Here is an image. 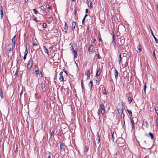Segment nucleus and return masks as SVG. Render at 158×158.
Masks as SVG:
<instances>
[{
    "label": "nucleus",
    "mask_w": 158,
    "mask_h": 158,
    "mask_svg": "<svg viewBox=\"0 0 158 158\" xmlns=\"http://www.w3.org/2000/svg\"><path fill=\"white\" fill-rule=\"evenodd\" d=\"M76 13H77V9H76V8H75L74 9V14L75 15H76Z\"/></svg>",
    "instance_id": "53"
},
{
    "label": "nucleus",
    "mask_w": 158,
    "mask_h": 158,
    "mask_svg": "<svg viewBox=\"0 0 158 158\" xmlns=\"http://www.w3.org/2000/svg\"><path fill=\"white\" fill-rule=\"evenodd\" d=\"M73 54H74V58H75L77 57V52L75 50H73Z\"/></svg>",
    "instance_id": "15"
},
{
    "label": "nucleus",
    "mask_w": 158,
    "mask_h": 158,
    "mask_svg": "<svg viewBox=\"0 0 158 158\" xmlns=\"http://www.w3.org/2000/svg\"><path fill=\"white\" fill-rule=\"evenodd\" d=\"M156 122L157 123V126H158V117H157L156 118Z\"/></svg>",
    "instance_id": "39"
},
{
    "label": "nucleus",
    "mask_w": 158,
    "mask_h": 158,
    "mask_svg": "<svg viewBox=\"0 0 158 158\" xmlns=\"http://www.w3.org/2000/svg\"><path fill=\"white\" fill-rule=\"evenodd\" d=\"M87 16V15L86 14L83 18H85H85Z\"/></svg>",
    "instance_id": "60"
},
{
    "label": "nucleus",
    "mask_w": 158,
    "mask_h": 158,
    "mask_svg": "<svg viewBox=\"0 0 158 158\" xmlns=\"http://www.w3.org/2000/svg\"><path fill=\"white\" fill-rule=\"evenodd\" d=\"M63 147V145L62 144H60V149H61Z\"/></svg>",
    "instance_id": "42"
},
{
    "label": "nucleus",
    "mask_w": 158,
    "mask_h": 158,
    "mask_svg": "<svg viewBox=\"0 0 158 158\" xmlns=\"http://www.w3.org/2000/svg\"><path fill=\"white\" fill-rule=\"evenodd\" d=\"M146 83L145 82L144 83V92L145 94H146Z\"/></svg>",
    "instance_id": "29"
},
{
    "label": "nucleus",
    "mask_w": 158,
    "mask_h": 158,
    "mask_svg": "<svg viewBox=\"0 0 158 158\" xmlns=\"http://www.w3.org/2000/svg\"><path fill=\"white\" fill-rule=\"evenodd\" d=\"M127 111L128 112L129 114L131 116H132V112L131 110H129L128 109H127Z\"/></svg>",
    "instance_id": "27"
},
{
    "label": "nucleus",
    "mask_w": 158,
    "mask_h": 158,
    "mask_svg": "<svg viewBox=\"0 0 158 158\" xmlns=\"http://www.w3.org/2000/svg\"><path fill=\"white\" fill-rule=\"evenodd\" d=\"M33 46L37 45V44L35 43H33Z\"/></svg>",
    "instance_id": "59"
},
{
    "label": "nucleus",
    "mask_w": 158,
    "mask_h": 158,
    "mask_svg": "<svg viewBox=\"0 0 158 158\" xmlns=\"http://www.w3.org/2000/svg\"><path fill=\"white\" fill-rule=\"evenodd\" d=\"M54 134V132L53 131H52L51 132L50 135L51 136H52Z\"/></svg>",
    "instance_id": "44"
},
{
    "label": "nucleus",
    "mask_w": 158,
    "mask_h": 158,
    "mask_svg": "<svg viewBox=\"0 0 158 158\" xmlns=\"http://www.w3.org/2000/svg\"><path fill=\"white\" fill-rule=\"evenodd\" d=\"M0 96L2 98H3V93L2 92V90L1 89H0Z\"/></svg>",
    "instance_id": "36"
},
{
    "label": "nucleus",
    "mask_w": 158,
    "mask_h": 158,
    "mask_svg": "<svg viewBox=\"0 0 158 158\" xmlns=\"http://www.w3.org/2000/svg\"><path fill=\"white\" fill-rule=\"evenodd\" d=\"M78 60H76L75 61V64H76L77 67H78Z\"/></svg>",
    "instance_id": "38"
},
{
    "label": "nucleus",
    "mask_w": 158,
    "mask_h": 158,
    "mask_svg": "<svg viewBox=\"0 0 158 158\" xmlns=\"http://www.w3.org/2000/svg\"><path fill=\"white\" fill-rule=\"evenodd\" d=\"M112 43L113 44V45L114 47H115V46H116V42H113V43Z\"/></svg>",
    "instance_id": "54"
},
{
    "label": "nucleus",
    "mask_w": 158,
    "mask_h": 158,
    "mask_svg": "<svg viewBox=\"0 0 158 158\" xmlns=\"http://www.w3.org/2000/svg\"><path fill=\"white\" fill-rule=\"evenodd\" d=\"M18 71H19V70H18V69H17L16 71V72L15 73V75H16V76H17V74H18Z\"/></svg>",
    "instance_id": "48"
},
{
    "label": "nucleus",
    "mask_w": 158,
    "mask_h": 158,
    "mask_svg": "<svg viewBox=\"0 0 158 158\" xmlns=\"http://www.w3.org/2000/svg\"><path fill=\"white\" fill-rule=\"evenodd\" d=\"M84 148H85V150H84L85 152H87V151L89 149L88 147H85Z\"/></svg>",
    "instance_id": "37"
},
{
    "label": "nucleus",
    "mask_w": 158,
    "mask_h": 158,
    "mask_svg": "<svg viewBox=\"0 0 158 158\" xmlns=\"http://www.w3.org/2000/svg\"><path fill=\"white\" fill-rule=\"evenodd\" d=\"M111 139L112 140V142H114V132L111 131Z\"/></svg>",
    "instance_id": "18"
},
{
    "label": "nucleus",
    "mask_w": 158,
    "mask_h": 158,
    "mask_svg": "<svg viewBox=\"0 0 158 158\" xmlns=\"http://www.w3.org/2000/svg\"><path fill=\"white\" fill-rule=\"evenodd\" d=\"M115 42V37L114 36V35L113 33V37H112V43Z\"/></svg>",
    "instance_id": "22"
},
{
    "label": "nucleus",
    "mask_w": 158,
    "mask_h": 158,
    "mask_svg": "<svg viewBox=\"0 0 158 158\" xmlns=\"http://www.w3.org/2000/svg\"><path fill=\"white\" fill-rule=\"evenodd\" d=\"M93 82L92 81H90L89 83L88 84V86L89 87V89L90 90H91L93 86Z\"/></svg>",
    "instance_id": "6"
},
{
    "label": "nucleus",
    "mask_w": 158,
    "mask_h": 158,
    "mask_svg": "<svg viewBox=\"0 0 158 158\" xmlns=\"http://www.w3.org/2000/svg\"><path fill=\"white\" fill-rule=\"evenodd\" d=\"M27 53H28V51H27V47H26V50H25V54H26V55H27Z\"/></svg>",
    "instance_id": "46"
},
{
    "label": "nucleus",
    "mask_w": 158,
    "mask_h": 158,
    "mask_svg": "<svg viewBox=\"0 0 158 158\" xmlns=\"http://www.w3.org/2000/svg\"><path fill=\"white\" fill-rule=\"evenodd\" d=\"M27 55H26V54H24V57H23L24 59L25 60L26 59V57H27Z\"/></svg>",
    "instance_id": "51"
},
{
    "label": "nucleus",
    "mask_w": 158,
    "mask_h": 158,
    "mask_svg": "<svg viewBox=\"0 0 158 158\" xmlns=\"http://www.w3.org/2000/svg\"><path fill=\"white\" fill-rule=\"evenodd\" d=\"M3 9L2 6H1L0 7V11H3Z\"/></svg>",
    "instance_id": "55"
},
{
    "label": "nucleus",
    "mask_w": 158,
    "mask_h": 158,
    "mask_svg": "<svg viewBox=\"0 0 158 158\" xmlns=\"http://www.w3.org/2000/svg\"><path fill=\"white\" fill-rule=\"evenodd\" d=\"M121 105L122 106L121 108H122V111L123 110H124L125 109V108H124V103H123V102H121Z\"/></svg>",
    "instance_id": "17"
},
{
    "label": "nucleus",
    "mask_w": 158,
    "mask_h": 158,
    "mask_svg": "<svg viewBox=\"0 0 158 158\" xmlns=\"http://www.w3.org/2000/svg\"><path fill=\"white\" fill-rule=\"evenodd\" d=\"M85 18H83L82 19V23L83 24H85Z\"/></svg>",
    "instance_id": "47"
},
{
    "label": "nucleus",
    "mask_w": 158,
    "mask_h": 158,
    "mask_svg": "<svg viewBox=\"0 0 158 158\" xmlns=\"http://www.w3.org/2000/svg\"><path fill=\"white\" fill-rule=\"evenodd\" d=\"M132 98L131 97H129L128 98V101H129L131 103L132 101Z\"/></svg>",
    "instance_id": "28"
},
{
    "label": "nucleus",
    "mask_w": 158,
    "mask_h": 158,
    "mask_svg": "<svg viewBox=\"0 0 158 158\" xmlns=\"http://www.w3.org/2000/svg\"><path fill=\"white\" fill-rule=\"evenodd\" d=\"M33 64V61L32 60H30L28 62V64L27 65V69H29L31 68Z\"/></svg>",
    "instance_id": "2"
},
{
    "label": "nucleus",
    "mask_w": 158,
    "mask_h": 158,
    "mask_svg": "<svg viewBox=\"0 0 158 158\" xmlns=\"http://www.w3.org/2000/svg\"><path fill=\"white\" fill-rule=\"evenodd\" d=\"M41 9L42 10H45V8L43 6H41Z\"/></svg>",
    "instance_id": "43"
},
{
    "label": "nucleus",
    "mask_w": 158,
    "mask_h": 158,
    "mask_svg": "<svg viewBox=\"0 0 158 158\" xmlns=\"http://www.w3.org/2000/svg\"><path fill=\"white\" fill-rule=\"evenodd\" d=\"M48 8L49 9H51V6H48Z\"/></svg>",
    "instance_id": "62"
},
{
    "label": "nucleus",
    "mask_w": 158,
    "mask_h": 158,
    "mask_svg": "<svg viewBox=\"0 0 158 158\" xmlns=\"http://www.w3.org/2000/svg\"><path fill=\"white\" fill-rule=\"evenodd\" d=\"M20 62V60H18L17 61V63H19V62Z\"/></svg>",
    "instance_id": "63"
},
{
    "label": "nucleus",
    "mask_w": 158,
    "mask_h": 158,
    "mask_svg": "<svg viewBox=\"0 0 158 158\" xmlns=\"http://www.w3.org/2000/svg\"><path fill=\"white\" fill-rule=\"evenodd\" d=\"M0 14L1 15V17L2 18L3 17V11H0Z\"/></svg>",
    "instance_id": "45"
},
{
    "label": "nucleus",
    "mask_w": 158,
    "mask_h": 158,
    "mask_svg": "<svg viewBox=\"0 0 158 158\" xmlns=\"http://www.w3.org/2000/svg\"><path fill=\"white\" fill-rule=\"evenodd\" d=\"M156 114L158 115V106H156L154 108Z\"/></svg>",
    "instance_id": "25"
},
{
    "label": "nucleus",
    "mask_w": 158,
    "mask_h": 158,
    "mask_svg": "<svg viewBox=\"0 0 158 158\" xmlns=\"http://www.w3.org/2000/svg\"><path fill=\"white\" fill-rule=\"evenodd\" d=\"M151 33H152V36H153V37L155 41V42H156V43H158V39L153 34V33L152 30L151 29Z\"/></svg>",
    "instance_id": "13"
},
{
    "label": "nucleus",
    "mask_w": 158,
    "mask_h": 158,
    "mask_svg": "<svg viewBox=\"0 0 158 158\" xmlns=\"http://www.w3.org/2000/svg\"><path fill=\"white\" fill-rule=\"evenodd\" d=\"M64 30L65 31V32H67V30L68 29V27L67 25L65 23V26H64Z\"/></svg>",
    "instance_id": "24"
},
{
    "label": "nucleus",
    "mask_w": 158,
    "mask_h": 158,
    "mask_svg": "<svg viewBox=\"0 0 158 158\" xmlns=\"http://www.w3.org/2000/svg\"><path fill=\"white\" fill-rule=\"evenodd\" d=\"M63 73L62 71L60 73V74H59L60 77H59V80L60 81H64L63 77Z\"/></svg>",
    "instance_id": "3"
},
{
    "label": "nucleus",
    "mask_w": 158,
    "mask_h": 158,
    "mask_svg": "<svg viewBox=\"0 0 158 158\" xmlns=\"http://www.w3.org/2000/svg\"><path fill=\"white\" fill-rule=\"evenodd\" d=\"M47 24L46 23H44L43 24L42 27L43 28H46L47 27Z\"/></svg>",
    "instance_id": "30"
},
{
    "label": "nucleus",
    "mask_w": 158,
    "mask_h": 158,
    "mask_svg": "<svg viewBox=\"0 0 158 158\" xmlns=\"http://www.w3.org/2000/svg\"><path fill=\"white\" fill-rule=\"evenodd\" d=\"M114 75L115 77V78L116 79V80H117V79L118 77V72L117 70L115 69L114 71Z\"/></svg>",
    "instance_id": "5"
},
{
    "label": "nucleus",
    "mask_w": 158,
    "mask_h": 158,
    "mask_svg": "<svg viewBox=\"0 0 158 158\" xmlns=\"http://www.w3.org/2000/svg\"><path fill=\"white\" fill-rule=\"evenodd\" d=\"M105 112V108L103 104L101 103L99 106V109L97 111L98 116L99 117L101 113L103 116Z\"/></svg>",
    "instance_id": "1"
},
{
    "label": "nucleus",
    "mask_w": 158,
    "mask_h": 158,
    "mask_svg": "<svg viewBox=\"0 0 158 158\" xmlns=\"http://www.w3.org/2000/svg\"><path fill=\"white\" fill-rule=\"evenodd\" d=\"M53 47L52 46H51L49 48L50 49H51L52 50L53 49Z\"/></svg>",
    "instance_id": "58"
},
{
    "label": "nucleus",
    "mask_w": 158,
    "mask_h": 158,
    "mask_svg": "<svg viewBox=\"0 0 158 158\" xmlns=\"http://www.w3.org/2000/svg\"><path fill=\"white\" fill-rule=\"evenodd\" d=\"M97 137L96 139V140L97 141V143H99L100 142V137L99 135L97 134Z\"/></svg>",
    "instance_id": "12"
},
{
    "label": "nucleus",
    "mask_w": 158,
    "mask_h": 158,
    "mask_svg": "<svg viewBox=\"0 0 158 158\" xmlns=\"http://www.w3.org/2000/svg\"><path fill=\"white\" fill-rule=\"evenodd\" d=\"M130 119L131 124L132 125V129H133L134 127V122L133 120V118L130 117Z\"/></svg>",
    "instance_id": "7"
},
{
    "label": "nucleus",
    "mask_w": 158,
    "mask_h": 158,
    "mask_svg": "<svg viewBox=\"0 0 158 158\" xmlns=\"http://www.w3.org/2000/svg\"><path fill=\"white\" fill-rule=\"evenodd\" d=\"M88 9H86L85 10V13L86 14L88 13Z\"/></svg>",
    "instance_id": "56"
},
{
    "label": "nucleus",
    "mask_w": 158,
    "mask_h": 158,
    "mask_svg": "<svg viewBox=\"0 0 158 158\" xmlns=\"http://www.w3.org/2000/svg\"><path fill=\"white\" fill-rule=\"evenodd\" d=\"M33 20H34V21H35L36 22H38V21L37 20V19L36 17L33 18Z\"/></svg>",
    "instance_id": "41"
},
{
    "label": "nucleus",
    "mask_w": 158,
    "mask_h": 158,
    "mask_svg": "<svg viewBox=\"0 0 158 158\" xmlns=\"http://www.w3.org/2000/svg\"><path fill=\"white\" fill-rule=\"evenodd\" d=\"M39 71V70L38 69V70H35V74L36 75H38V74Z\"/></svg>",
    "instance_id": "40"
},
{
    "label": "nucleus",
    "mask_w": 158,
    "mask_h": 158,
    "mask_svg": "<svg viewBox=\"0 0 158 158\" xmlns=\"http://www.w3.org/2000/svg\"><path fill=\"white\" fill-rule=\"evenodd\" d=\"M90 2V4H89V2H88V6L89 7H90V8H91L92 7V2L91 1H90L89 2Z\"/></svg>",
    "instance_id": "32"
},
{
    "label": "nucleus",
    "mask_w": 158,
    "mask_h": 158,
    "mask_svg": "<svg viewBox=\"0 0 158 158\" xmlns=\"http://www.w3.org/2000/svg\"><path fill=\"white\" fill-rule=\"evenodd\" d=\"M143 125L145 126L146 127L148 128V124L147 122H145L143 124Z\"/></svg>",
    "instance_id": "16"
},
{
    "label": "nucleus",
    "mask_w": 158,
    "mask_h": 158,
    "mask_svg": "<svg viewBox=\"0 0 158 158\" xmlns=\"http://www.w3.org/2000/svg\"><path fill=\"white\" fill-rule=\"evenodd\" d=\"M137 52H141V51L142 49L141 48V46L140 44H139L137 47Z\"/></svg>",
    "instance_id": "9"
},
{
    "label": "nucleus",
    "mask_w": 158,
    "mask_h": 158,
    "mask_svg": "<svg viewBox=\"0 0 158 158\" xmlns=\"http://www.w3.org/2000/svg\"><path fill=\"white\" fill-rule=\"evenodd\" d=\"M13 48V46L12 44H9L8 46V51H10Z\"/></svg>",
    "instance_id": "8"
},
{
    "label": "nucleus",
    "mask_w": 158,
    "mask_h": 158,
    "mask_svg": "<svg viewBox=\"0 0 158 158\" xmlns=\"http://www.w3.org/2000/svg\"><path fill=\"white\" fill-rule=\"evenodd\" d=\"M108 93V91H107L106 89H104L103 92V94H104L105 95H107V94Z\"/></svg>",
    "instance_id": "33"
},
{
    "label": "nucleus",
    "mask_w": 158,
    "mask_h": 158,
    "mask_svg": "<svg viewBox=\"0 0 158 158\" xmlns=\"http://www.w3.org/2000/svg\"><path fill=\"white\" fill-rule=\"evenodd\" d=\"M97 56H98V59H100V58L101 57H100V56H99V54H97Z\"/></svg>",
    "instance_id": "57"
},
{
    "label": "nucleus",
    "mask_w": 158,
    "mask_h": 158,
    "mask_svg": "<svg viewBox=\"0 0 158 158\" xmlns=\"http://www.w3.org/2000/svg\"><path fill=\"white\" fill-rule=\"evenodd\" d=\"M98 38H99V41H102V40L100 38L99 36H98Z\"/></svg>",
    "instance_id": "61"
},
{
    "label": "nucleus",
    "mask_w": 158,
    "mask_h": 158,
    "mask_svg": "<svg viewBox=\"0 0 158 158\" xmlns=\"http://www.w3.org/2000/svg\"><path fill=\"white\" fill-rule=\"evenodd\" d=\"M51 31L52 32L55 33H57L58 32V31L56 29H53Z\"/></svg>",
    "instance_id": "21"
},
{
    "label": "nucleus",
    "mask_w": 158,
    "mask_h": 158,
    "mask_svg": "<svg viewBox=\"0 0 158 158\" xmlns=\"http://www.w3.org/2000/svg\"><path fill=\"white\" fill-rule=\"evenodd\" d=\"M118 113H119V112L121 113V114H123V110L122 111V108H121V109H119L118 110Z\"/></svg>",
    "instance_id": "35"
},
{
    "label": "nucleus",
    "mask_w": 158,
    "mask_h": 158,
    "mask_svg": "<svg viewBox=\"0 0 158 158\" xmlns=\"http://www.w3.org/2000/svg\"><path fill=\"white\" fill-rule=\"evenodd\" d=\"M33 11L34 13L35 14H37L38 13V11L35 9H33Z\"/></svg>",
    "instance_id": "31"
},
{
    "label": "nucleus",
    "mask_w": 158,
    "mask_h": 158,
    "mask_svg": "<svg viewBox=\"0 0 158 158\" xmlns=\"http://www.w3.org/2000/svg\"><path fill=\"white\" fill-rule=\"evenodd\" d=\"M94 47L93 45H91L88 48L90 54H92L94 52Z\"/></svg>",
    "instance_id": "4"
},
{
    "label": "nucleus",
    "mask_w": 158,
    "mask_h": 158,
    "mask_svg": "<svg viewBox=\"0 0 158 158\" xmlns=\"http://www.w3.org/2000/svg\"><path fill=\"white\" fill-rule=\"evenodd\" d=\"M48 158H51V156L50 155H49L48 157Z\"/></svg>",
    "instance_id": "64"
},
{
    "label": "nucleus",
    "mask_w": 158,
    "mask_h": 158,
    "mask_svg": "<svg viewBox=\"0 0 158 158\" xmlns=\"http://www.w3.org/2000/svg\"><path fill=\"white\" fill-rule=\"evenodd\" d=\"M76 25V22L74 21L72 23V29L73 31L74 30V29L75 28V27Z\"/></svg>",
    "instance_id": "11"
},
{
    "label": "nucleus",
    "mask_w": 158,
    "mask_h": 158,
    "mask_svg": "<svg viewBox=\"0 0 158 158\" xmlns=\"http://www.w3.org/2000/svg\"><path fill=\"white\" fill-rule=\"evenodd\" d=\"M153 56H154L155 58L156 59V55H155V50H153Z\"/></svg>",
    "instance_id": "50"
},
{
    "label": "nucleus",
    "mask_w": 158,
    "mask_h": 158,
    "mask_svg": "<svg viewBox=\"0 0 158 158\" xmlns=\"http://www.w3.org/2000/svg\"><path fill=\"white\" fill-rule=\"evenodd\" d=\"M81 87L82 88V92L84 91V85L83 82V81L82 80H81Z\"/></svg>",
    "instance_id": "23"
},
{
    "label": "nucleus",
    "mask_w": 158,
    "mask_h": 158,
    "mask_svg": "<svg viewBox=\"0 0 158 158\" xmlns=\"http://www.w3.org/2000/svg\"><path fill=\"white\" fill-rule=\"evenodd\" d=\"M16 37V36L15 35L14 36L13 38L12 39V42L14 44V46H15V37Z\"/></svg>",
    "instance_id": "19"
},
{
    "label": "nucleus",
    "mask_w": 158,
    "mask_h": 158,
    "mask_svg": "<svg viewBox=\"0 0 158 158\" xmlns=\"http://www.w3.org/2000/svg\"><path fill=\"white\" fill-rule=\"evenodd\" d=\"M90 72L89 70L87 71V77H89L90 75Z\"/></svg>",
    "instance_id": "34"
},
{
    "label": "nucleus",
    "mask_w": 158,
    "mask_h": 158,
    "mask_svg": "<svg viewBox=\"0 0 158 158\" xmlns=\"http://www.w3.org/2000/svg\"><path fill=\"white\" fill-rule=\"evenodd\" d=\"M119 64H120L122 61L121 54L119 55Z\"/></svg>",
    "instance_id": "26"
},
{
    "label": "nucleus",
    "mask_w": 158,
    "mask_h": 158,
    "mask_svg": "<svg viewBox=\"0 0 158 158\" xmlns=\"http://www.w3.org/2000/svg\"><path fill=\"white\" fill-rule=\"evenodd\" d=\"M125 67H127L128 65V62L127 61L126 62L125 64Z\"/></svg>",
    "instance_id": "49"
},
{
    "label": "nucleus",
    "mask_w": 158,
    "mask_h": 158,
    "mask_svg": "<svg viewBox=\"0 0 158 158\" xmlns=\"http://www.w3.org/2000/svg\"><path fill=\"white\" fill-rule=\"evenodd\" d=\"M43 49L44 50V52L45 53H47L48 54V49L44 46H43Z\"/></svg>",
    "instance_id": "14"
},
{
    "label": "nucleus",
    "mask_w": 158,
    "mask_h": 158,
    "mask_svg": "<svg viewBox=\"0 0 158 158\" xmlns=\"http://www.w3.org/2000/svg\"><path fill=\"white\" fill-rule=\"evenodd\" d=\"M149 136L150 137L152 140H153L154 138V136L153 134L151 132L149 133Z\"/></svg>",
    "instance_id": "20"
},
{
    "label": "nucleus",
    "mask_w": 158,
    "mask_h": 158,
    "mask_svg": "<svg viewBox=\"0 0 158 158\" xmlns=\"http://www.w3.org/2000/svg\"><path fill=\"white\" fill-rule=\"evenodd\" d=\"M123 114V122H124V123H125V120H124V116H125V115L124 114V113H123V114Z\"/></svg>",
    "instance_id": "52"
},
{
    "label": "nucleus",
    "mask_w": 158,
    "mask_h": 158,
    "mask_svg": "<svg viewBox=\"0 0 158 158\" xmlns=\"http://www.w3.org/2000/svg\"><path fill=\"white\" fill-rule=\"evenodd\" d=\"M101 74V70L100 68H99L98 69L97 71L96 75V77L100 75Z\"/></svg>",
    "instance_id": "10"
}]
</instances>
